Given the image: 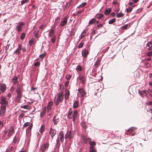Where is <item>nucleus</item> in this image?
<instances>
[{
  "instance_id": "nucleus-1",
  "label": "nucleus",
  "mask_w": 152,
  "mask_h": 152,
  "mask_svg": "<svg viewBox=\"0 0 152 152\" xmlns=\"http://www.w3.org/2000/svg\"><path fill=\"white\" fill-rule=\"evenodd\" d=\"M64 98V94L63 92L60 93H57L54 99V103L56 105H58L59 102H62Z\"/></svg>"
},
{
  "instance_id": "nucleus-2",
  "label": "nucleus",
  "mask_w": 152,
  "mask_h": 152,
  "mask_svg": "<svg viewBox=\"0 0 152 152\" xmlns=\"http://www.w3.org/2000/svg\"><path fill=\"white\" fill-rule=\"evenodd\" d=\"M78 115V111L75 110L73 112L72 108H70L68 114V117L69 119L73 118V121H74L77 118Z\"/></svg>"
},
{
  "instance_id": "nucleus-3",
  "label": "nucleus",
  "mask_w": 152,
  "mask_h": 152,
  "mask_svg": "<svg viewBox=\"0 0 152 152\" xmlns=\"http://www.w3.org/2000/svg\"><path fill=\"white\" fill-rule=\"evenodd\" d=\"M16 92L17 95L16 100L18 102H19L20 101L21 98L23 96L22 93L23 92V89L20 86L18 87L16 90Z\"/></svg>"
},
{
  "instance_id": "nucleus-4",
  "label": "nucleus",
  "mask_w": 152,
  "mask_h": 152,
  "mask_svg": "<svg viewBox=\"0 0 152 152\" xmlns=\"http://www.w3.org/2000/svg\"><path fill=\"white\" fill-rule=\"evenodd\" d=\"M74 134L75 133L73 132H71V131H68L65 135V138H69V140H70L74 137Z\"/></svg>"
},
{
  "instance_id": "nucleus-5",
  "label": "nucleus",
  "mask_w": 152,
  "mask_h": 152,
  "mask_svg": "<svg viewBox=\"0 0 152 152\" xmlns=\"http://www.w3.org/2000/svg\"><path fill=\"white\" fill-rule=\"evenodd\" d=\"M24 23L23 22H20L18 23L16 26V29L18 32H20L22 31V27L24 26Z\"/></svg>"
},
{
  "instance_id": "nucleus-6",
  "label": "nucleus",
  "mask_w": 152,
  "mask_h": 152,
  "mask_svg": "<svg viewBox=\"0 0 152 152\" xmlns=\"http://www.w3.org/2000/svg\"><path fill=\"white\" fill-rule=\"evenodd\" d=\"M49 144L48 143H47L43 145L41 147L40 150L42 152L45 151L46 150H47L49 146Z\"/></svg>"
},
{
  "instance_id": "nucleus-7",
  "label": "nucleus",
  "mask_w": 152,
  "mask_h": 152,
  "mask_svg": "<svg viewBox=\"0 0 152 152\" xmlns=\"http://www.w3.org/2000/svg\"><path fill=\"white\" fill-rule=\"evenodd\" d=\"M49 133L51 135L52 138H53V137L56 134V131L55 129H53L52 127H51L50 129Z\"/></svg>"
},
{
  "instance_id": "nucleus-8",
  "label": "nucleus",
  "mask_w": 152,
  "mask_h": 152,
  "mask_svg": "<svg viewBox=\"0 0 152 152\" xmlns=\"http://www.w3.org/2000/svg\"><path fill=\"white\" fill-rule=\"evenodd\" d=\"M56 27L55 25H53L51 28V29L49 34V36L52 37L54 34V31L55 30Z\"/></svg>"
},
{
  "instance_id": "nucleus-9",
  "label": "nucleus",
  "mask_w": 152,
  "mask_h": 152,
  "mask_svg": "<svg viewBox=\"0 0 152 152\" xmlns=\"http://www.w3.org/2000/svg\"><path fill=\"white\" fill-rule=\"evenodd\" d=\"M0 103L1 104L2 106H6V105L7 103L6 98L4 97H1V100Z\"/></svg>"
},
{
  "instance_id": "nucleus-10",
  "label": "nucleus",
  "mask_w": 152,
  "mask_h": 152,
  "mask_svg": "<svg viewBox=\"0 0 152 152\" xmlns=\"http://www.w3.org/2000/svg\"><path fill=\"white\" fill-rule=\"evenodd\" d=\"M6 107L5 106H1L0 111V115L1 116L4 115L6 111Z\"/></svg>"
},
{
  "instance_id": "nucleus-11",
  "label": "nucleus",
  "mask_w": 152,
  "mask_h": 152,
  "mask_svg": "<svg viewBox=\"0 0 152 152\" xmlns=\"http://www.w3.org/2000/svg\"><path fill=\"white\" fill-rule=\"evenodd\" d=\"M78 79L80 81V82L82 83L83 84L85 82V79L83 76L80 75L78 77Z\"/></svg>"
},
{
  "instance_id": "nucleus-12",
  "label": "nucleus",
  "mask_w": 152,
  "mask_h": 152,
  "mask_svg": "<svg viewBox=\"0 0 152 152\" xmlns=\"http://www.w3.org/2000/svg\"><path fill=\"white\" fill-rule=\"evenodd\" d=\"M67 19L68 17H66L63 19L61 23V26H64L67 24Z\"/></svg>"
},
{
  "instance_id": "nucleus-13",
  "label": "nucleus",
  "mask_w": 152,
  "mask_h": 152,
  "mask_svg": "<svg viewBox=\"0 0 152 152\" xmlns=\"http://www.w3.org/2000/svg\"><path fill=\"white\" fill-rule=\"evenodd\" d=\"M59 137L60 140L61 142H63L64 140V136L63 132V131H61L59 135Z\"/></svg>"
},
{
  "instance_id": "nucleus-14",
  "label": "nucleus",
  "mask_w": 152,
  "mask_h": 152,
  "mask_svg": "<svg viewBox=\"0 0 152 152\" xmlns=\"http://www.w3.org/2000/svg\"><path fill=\"white\" fill-rule=\"evenodd\" d=\"M53 121L55 125H57L58 122L59 121V119L57 117V115H54Z\"/></svg>"
},
{
  "instance_id": "nucleus-15",
  "label": "nucleus",
  "mask_w": 152,
  "mask_h": 152,
  "mask_svg": "<svg viewBox=\"0 0 152 152\" xmlns=\"http://www.w3.org/2000/svg\"><path fill=\"white\" fill-rule=\"evenodd\" d=\"M31 91L34 92L35 94H37L38 93L37 88L35 86H31Z\"/></svg>"
},
{
  "instance_id": "nucleus-16",
  "label": "nucleus",
  "mask_w": 152,
  "mask_h": 152,
  "mask_svg": "<svg viewBox=\"0 0 152 152\" xmlns=\"http://www.w3.org/2000/svg\"><path fill=\"white\" fill-rule=\"evenodd\" d=\"M14 128L13 126H12L10 128V130L8 132V136L9 137L11 136L12 134L14 133Z\"/></svg>"
},
{
  "instance_id": "nucleus-17",
  "label": "nucleus",
  "mask_w": 152,
  "mask_h": 152,
  "mask_svg": "<svg viewBox=\"0 0 152 152\" xmlns=\"http://www.w3.org/2000/svg\"><path fill=\"white\" fill-rule=\"evenodd\" d=\"M21 49V45L20 44H19L18 46V48L15 51L14 53L19 55L20 53V50Z\"/></svg>"
},
{
  "instance_id": "nucleus-18",
  "label": "nucleus",
  "mask_w": 152,
  "mask_h": 152,
  "mask_svg": "<svg viewBox=\"0 0 152 152\" xmlns=\"http://www.w3.org/2000/svg\"><path fill=\"white\" fill-rule=\"evenodd\" d=\"M88 54V52L86 50H84L82 52V55L84 58H86Z\"/></svg>"
},
{
  "instance_id": "nucleus-19",
  "label": "nucleus",
  "mask_w": 152,
  "mask_h": 152,
  "mask_svg": "<svg viewBox=\"0 0 152 152\" xmlns=\"http://www.w3.org/2000/svg\"><path fill=\"white\" fill-rule=\"evenodd\" d=\"M82 139L83 141L85 143H86L88 142H90L91 140V139L90 138H87L84 136L82 137Z\"/></svg>"
},
{
  "instance_id": "nucleus-20",
  "label": "nucleus",
  "mask_w": 152,
  "mask_h": 152,
  "mask_svg": "<svg viewBox=\"0 0 152 152\" xmlns=\"http://www.w3.org/2000/svg\"><path fill=\"white\" fill-rule=\"evenodd\" d=\"M78 91L80 93L81 96L83 97L86 95V93L84 90L82 88H80L78 89Z\"/></svg>"
},
{
  "instance_id": "nucleus-21",
  "label": "nucleus",
  "mask_w": 152,
  "mask_h": 152,
  "mask_svg": "<svg viewBox=\"0 0 152 152\" xmlns=\"http://www.w3.org/2000/svg\"><path fill=\"white\" fill-rule=\"evenodd\" d=\"M46 109L47 107H45L43 109L40 115V117L41 118H42L45 115Z\"/></svg>"
},
{
  "instance_id": "nucleus-22",
  "label": "nucleus",
  "mask_w": 152,
  "mask_h": 152,
  "mask_svg": "<svg viewBox=\"0 0 152 152\" xmlns=\"http://www.w3.org/2000/svg\"><path fill=\"white\" fill-rule=\"evenodd\" d=\"M69 90L66 89L65 93V99L66 100H67L69 95Z\"/></svg>"
},
{
  "instance_id": "nucleus-23",
  "label": "nucleus",
  "mask_w": 152,
  "mask_h": 152,
  "mask_svg": "<svg viewBox=\"0 0 152 152\" xmlns=\"http://www.w3.org/2000/svg\"><path fill=\"white\" fill-rule=\"evenodd\" d=\"M146 46L148 47L147 49L149 50H152V43L149 42L147 44Z\"/></svg>"
},
{
  "instance_id": "nucleus-24",
  "label": "nucleus",
  "mask_w": 152,
  "mask_h": 152,
  "mask_svg": "<svg viewBox=\"0 0 152 152\" xmlns=\"http://www.w3.org/2000/svg\"><path fill=\"white\" fill-rule=\"evenodd\" d=\"M87 31L86 29H85L82 32L81 36H80V39H82L86 36V34L87 33Z\"/></svg>"
},
{
  "instance_id": "nucleus-25",
  "label": "nucleus",
  "mask_w": 152,
  "mask_h": 152,
  "mask_svg": "<svg viewBox=\"0 0 152 152\" xmlns=\"http://www.w3.org/2000/svg\"><path fill=\"white\" fill-rule=\"evenodd\" d=\"M53 105V103L52 102H50L49 103L47 106V109H48V112H49V110L51 109Z\"/></svg>"
},
{
  "instance_id": "nucleus-26",
  "label": "nucleus",
  "mask_w": 152,
  "mask_h": 152,
  "mask_svg": "<svg viewBox=\"0 0 152 152\" xmlns=\"http://www.w3.org/2000/svg\"><path fill=\"white\" fill-rule=\"evenodd\" d=\"M111 11V9L110 8H109L107 9H106L105 10V12H104V14L106 15H109Z\"/></svg>"
},
{
  "instance_id": "nucleus-27",
  "label": "nucleus",
  "mask_w": 152,
  "mask_h": 152,
  "mask_svg": "<svg viewBox=\"0 0 152 152\" xmlns=\"http://www.w3.org/2000/svg\"><path fill=\"white\" fill-rule=\"evenodd\" d=\"M136 128L134 127H132L130 128L129 129H128L127 132H133L136 129Z\"/></svg>"
},
{
  "instance_id": "nucleus-28",
  "label": "nucleus",
  "mask_w": 152,
  "mask_h": 152,
  "mask_svg": "<svg viewBox=\"0 0 152 152\" xmlns=\"http://www.w3.org/2000/svg\"><path fill=\"white\" fill-rule=\"evenodd\" d=\"M45 128V125L42 126L39 129V132H40L41 134H42Z\"/></svg>"
},
{
  "instance_id": "nucleus-29",
  "label": "nucleus",
  "mask_w": 152,
  "mask_h": 152,
  "mask_svg": "<svg viewBox=\"0 0 152 152\" xmlns=\"http://www.w3.org/2000/svg\"><path fill=\"white\" fill-rule=\"evenodd\" d=\"M89 143L90 144V148H93V147L96 145V143L94 142H90Z\"/></svg>"
},
{
  "instance_id": "nucleus-30",
  "label": "nucleus",
  "mask_w": 152,
  "mask_h": 152,
  "mask_svg": "<svg viewBox=\"0 0 152 152\" xmlns=\"http://www.w3.org/2000/svg\"><path fill=\"white\" fill-rule=\"evenodd\" d=\"M103 137H104L103 138V139L104 140H105L107 139L109 137V136L108 134V133H107L105 132L103 134Z\"/></svg>"
},
{
  "instance_id": "nucleus-31",
  "label": "nucleus",
  "mask_w": 152,
  "mask_h": 152,
  "mask_svg": "<svg viewBox=\"0 0 152 152\" xmlns=\"http://www.w3.org/2000/svg\"><path fill=\"white\" fill-rule=\"evenodd\" d=\"M18 78L16 77H14L12 78V82L14 84H16L18 82Z\"/></svg>"
},
{
  "instance_id": "nucleus-32",
  "label": "nucleus",
  "mask_w": 152,
  "mask_h": 152,
  "mask_svg": "<svg viewBox=\"0 0 152 152\" xmlns=\"http://www.w3.org/2000/svg\"><path fill=\"white\" fill-rule=\"evenodd\" d=\"M78 102L77 101H75L73 104V107L74 108H76L78 106Z\"/></svg>"
},
{
  "instance_id": "nucleus-33",
  "label": "nucleus",
  "mask_w": 152,
  "mask_h": 152,
  "mask_svg": "<svg viewBox=\"0 0 152 152\" xmlns=\"http://www.w3.org/2000/svg\"><path fill=\"white\" fill-rule=\"evenodd\" d=\"M39 32V30H37L36 31H35L34 33V34L35 37H36L37 38H38V34Z\"/></svg>"
},
{
  "instance_id": "nucleus-34",
  "label": "nucleus",
  "mask_w": 152,
  "mask_h": 152,
  "mask_svg": "<svg viewBox=\"0 0 152 152\" xmlns=\"http://www.w3.org/2000/svg\"><path fill=\"white\" fill-rule=\"evenodd\" d=\"M56 36L55 35H54L53 37L51 39V41L52 43L53 44V43H55V41H56Z\"/></svg>"
},
{
  "instance_id": "nucleus-35",
  "label": "nucleus",
  "mask_w": 152,
  "mask_h": 152,
  "mask_svg": "<svg viewBox=\"0 0 152 152\" xmlns=\"http://www.w3.org/2000/svg\"><path fill=\"white\" fill-rule=\"evenodd\" d=\"M123 16V14L121 13V12L118 13L116 15V17L118 18L122 17Z\"/></svg>"
},
{
  "instance_id": "nucleus-36",
  "label": "nucleus",
  "mask_w": 152,
  "mask_h": 152,
  "mask_svg": "<svg viewBox=\"0 0 152 152\" xmlns=\"http://www.w3.org/2000/svg\"><path fill=\"white\" fill-rule=\"evenodd\" d=\"M116 21L115 18H113L112 19L110 20L109 21V23L110 24H112L115 22Z\"/></svg>"
},
{
  "instance_id": "nucleus-37",
  "label": "nucleus",
  "mask_w": 152,
  "mask_h": 152,
  "mask_svg": "<svg viewBox=\"0 0 152 152\" xmlns=\"http://www.w3.org/2000/svg\"><path fill=\"white\" fill-rule=\"evenodd\" d=\"M96 16L97 18L100 19L103 17V14H97L96 15Z\"/></svg>"
},
{
  "instance_id": "nucleus-38",
  "label": "nucleus",
  "mask_w": 152,
  "mask_h": 152,
  "mask_svg": "<svg viewBox=\"0 0 152 152\" xmlns=\"http://www.w3.org/2000/svg\"><path fill=\"white\" fill-rule=\"evenodd\" d=\"M96 19L94 18H93L89 21V24H92L95 21Z\"/></svg>"
},
{
  "instance_id": "nucleus-39",
  "label": "nucleus",
  "mask_w": 152,
  "mask_h": 152,
  "mask_svg": "<svg viewBox=\"0 0 152 152\" xmlns=\"http://www.w3.org/2000/svg\"><path fill=\"white\" fill-rule=\"evenodd\" d=\"M77 71H81L82 70V67L80 66H78L76 68Z\"/></svg>"
},
{
  "instance_id": "nucleus-40",
  "label": "nucleus",
  "mask_w": 152,
  "mask_h": 152,
  "mask_svg": "<svg viewBox=\"0 0 152 152\" xmlns=\"http://www.w3.org/2000/svg\"><path fill=\"white\" fill-rule=\"evenodd\" d=\"M100 64V61L99 60H97L94 64V65L96 67L98 66Z\"/></svg>"
},
{
  "instance_id": "nucleus-41",
  "label": "nucleus",
  "mask_w": 152,
  "mask_h": 152,
  "mask_svg": "<svg viewBox=\"0 0 152 152\" xmlns=\"http://www.w3.org/2000/svg\"><path fill=\"white\" fill-rule=\"evenodd\" d=\"M26 34L24 33H22L20 36V39L23 40L25 37Z\"/></svg>"
},
{
  "instance_id": "nucleus-42",
  "label": "nucleus",
  "mask_w": 152,
  "mask_h": 152,
  "mask_svg": "<svg viewBox=\"0 0 152 152\" xmlns=\"http://www.w3.org/2000/svg\"><path fill=\"white\" fill-rule=\"evenodd\" d=\"M21 107L25 109H28L30 108V107L28 105H24L23 106H22Z\"/></svg>"
},
{
  "instance_id": "nucleus-43",
  "label": "nucleus",
  "mask_w": 152,
  "mask_h": 152,
  "mask_svg": "<svg viewBox=\"0 0 152 152\" xmlns=\"http://www.w3.org/2000/svg\"><path fill=\"white\" fill-rule=\"evenodd\" d=\"M60 20V18L59 17H57L55 19V21L54 22L55 24H57V23Z\"/></svg>"
},
{
  "instance_id": "nucleus-44",
  "label": "nucleus",
  "mask_w": 152,
  "mask_h": 152,
  "mask_svg": "<svg viewBox=\"0 0 152 152\" xmlns=\"http://www.w3.org/2000/svg\"><path fill=\"white\" fill-rule=\"evenodd\" d=\"M30 124V123L28 122H27L26 123L24 124L23 126V127H26L28 126H29Z\"/></svg>"
},
{
  "instance_id": "nucleus-45",
  "label": "nucleus",
  "mask_w": 152,
  "mask_h": 152,
  "mask_svg": "<svg viewBox=\"0 0 152 152\" xmlns=\"http://www.w3.org/2000/svg\"><path fill=\"white\" fill-rule=\"evenodd\" d=\"M32 127V124H31L29 126L28 128L27 129V131H31V130Z\"/></svg>"
},
{
  "instance_id": "nucleus-46",
  "label": "nucleus",
  "mask_w": 152,
  "mask_h": 152,
  "mask_svg": "<svg viewBox=\"0 0 152 152\" xmlns=\"http://www.w3.org/2000/svg\"><path fill=\"white\" fill-rule=\"evenodd\" d=\"M60 90H61V92H63L64 90H66V88H64V86H60Z\"/></svg>"
},
{
  "instance_id": "nucleus-47",
  "label": "nucleus",
  "mask_w": 152,
  "mask_h": 152,
  "mask_svg": "<svg viewBox=\"0 0 152 152\" xmlns=\"http://www.w3.org/2000/svg\"><path fill=\"white\" fill-rule=\"evenodd\" d=\"M84 45V43L83 42H80L78 46V48H82Z\"/></svg>"
},
{
  "instance_id": "nucleus-48",
  "label": "nucleus",
  "mask_w": 152,
  "mask_h": 152,
  "mask_svg": "<svg viewBox=\"0 0 152 152\" xmlns=\"http://www.w3.org/2000/svg\"><path fill=\"white\" fill-rule=\"evenodd\" d=\"M128 24H125L124 26H122L121 28L122 29H126L127 28V27H128Z\"/></svg>"
},
{
  "instance_id": "nucleus-49",
  "label": "nucleus",
  "mask_w": 152,
  "mask_h": 152,
  "mask_svg": "<svg viewBox=\"0 0 152 152\" xmlns=\"http://www.w3.org/2000/svg\"><path fill=\"white\" fill-rule=\"evenodd\" d=\"M66 78L68 80H69L71 77V75H68L66 76Z\"/></svg>"
},
{
  "instance_id": "nucleus-50",
  "label": "nucleus",
  "mask_w": 152,
  "mask_h": 152,
  "mask_svg": "<svg viewBox=\"0 0 152 152\" xmlns=\"http://www.w3.org/2000/svg\"><path fill=\"white\" fill-rule=\"evenodd\" d=\"M132 9L131 7H130L127 9V13L130 12L132 10Z\"/></svg>"
},
{
  "instance_id": "nucleus-51",
  "label": "nucleus",
  "mask_w": 152,
  "mask_h": 152,
  "mask_svg": "<svg viewBox=\"0 0 152 152\" xmlns=\"http://www.w3.org/2000/svg\"><path fill=\"white\" fill-rule=\"evenodd\" d=\"M29 0H23L22 1H21V4H25V3L27 2Z\"/></svg>"
},
{
  "instance_id": "nucleus-52",
  "label": "nucleus",
  "mask_w": 152,
  "mask_h": 152,
  "mask_svg": "<svg viewBox=\"0 0 152 152\" xmlns=\"http://www.w3.org/2000/svg\"><path fill=\"white\" fill-rule=\"evenodd\" d=\"M40 63L39 62H37L34 64V66H37L40 65Z\"/></svg>"
},
{
  "instance_id": "nucleus-53",
  "label": "nucleus",
  "mask_w": 152,
  "mask_h": 152,
  "mask_svg": "<svg viewBox=\"0 0 152 152\" xmlns=\"http://www.w3.org/2000/svg\"><path fill=\"white\" fill-rule=\"evenodd\" d=\"M34 40H30L29 41V44L30 45H32L34 43Z\"/></svg>"
},
{
  "instance_id": "nucleus-54",
  "label": "nucleus",
  "mask_w": 152,
  "mask_h": 152,
  "mask_svg": "<svg viewBox=\"0 0 152 152\" xmlns=\"http://www.w3.org/2000/svg\"><path fill=\"white\" fill-rule=\"evenodd\" d=\"M95 150L93 148H90L89 152H95Z\"/></svg>"
},
{
  "instance_id": "nucleus-55",
  "label": "nucleus",
  "mask_w": 152,
  "mask_h": 152,
  "mask_svg": "<svg viewBox=\"0 0 152 152\" xmlns=\"http://www.w3.org/2000/svg\"><path fill=\"white\" fill-rule=\"evenodd\" d=\"M146 105L148 106L152 105V101L148 102L146 103Z\"/></svg>"
},
{
  "instance_id": "nucleus-56",
  "label": "nucleus",
  "mask_w": 152,
  "mask_h": 152,
  "mask_svg": "<svg viewBox=\"0 0 152 152\" xmlns=\"http://www.w3.org/2000/svg\"><path fill=\"white\" fill-rule=\"evenodd\" d=\"M147 55L149 56H152V51L151 52H148L147 54Z\"/></svg>"
},
{
  "instance_id": "nucleus-57",
  "label": "nucleus",
  "mask_w": 152,
  "mask_h": 152,
  "mask_svg": "<svg viewBox=\"0 0 152 152\" xmlns=\"http://www.w3.org/2000/svg\"><path fill=\"white\" fill-rule=\"evenodd\" d=\"M56 143L57 145H58V147H59L60 146V142L59 140V139L58 138L56 140Z\"/></svg>"
},
{
  "instance_id": "nucleus-58",
  "label": "nucleus",
  "mask_w": 152,
  "mask_h": 152,
  "mask_svg": "<svg viewBox=\"0 0 152 152\" xmlns=\"http://www.w3.org/2000/svg\"><path fill=\"white\" fill-rule=\"evenodd\" d=\"M45 53L44 54H41L39 55V57H41L42 58H43L45 56Z\"/></svg>"
},
{
  "instance_id": "nucleus-59",
  "label": "nucleus",
  "mask_w": 152,
  "mask_h": 152,
  "mask_svg": "<svg viewBox=\"0 0 152 152\" xmlns=\"http://www.w3.org/2000/svg\"><path fill=\"white\" fill-rule=\"evenodd\" d=\"M17 139L16 138V137L15 136V137L14 138L13 140V142L14 143H15L17 141Z\"/></svg>"
},
{
  "instance_id": "nucleus-60",
  "label": "nucleus",
  "mask_w": 152,
  "mask_h": 152,
  "mask_svg": "<svg viewBox=\"0 0 152 152\" xmlns=\"http://www.w3.org/2000/svg\"><path fill=\"white\" fill-rule=\"evenodd\" d=\"M87 3L86 2H84L81 4L80 5L82 7H84V6H85L86 4Z\"/></svg>"
},
{
  "instance_id": "nucleus-61",
  "label": "nucleus",
  "mask_w": 152,
  "mask_h": 152,
  "mask_svg": "<svg viewBox=\"0 0 152 152\" xmlns=\"http://www.w3.org/2000/svg\"><path fill=\"white\" fill-rule=\"evenodd\" d=\"M102 26V25L101 24H99L97 25V27L99 28H101Z\"/></svg>"
},
{
  "instance_id": "nucleus-62",
  "label": "nucleus",
  "mask_w": 152,
  "mask_h": 152,
  "mask_svg": "<svg viewBox=\"0 0 152 152\" xmlns=\"http://www.w3.org/2000/svg\"><path fill=\"white\" fill-rule=\"evenodd\" d=\"M23 52H25L26 51V48L24 47H23L21 46V49Z\"/></svg>"
},
{
  "instance_id": "nucleus-63",
  "label": "nucleus",
  "mask_w": 152,
  "mask_h": 152,
  "mask_svg": "<svg viewBox=\"0 0 152 152\" xmlns=\"http://www.w3.org/2000/svg\"><path fill=\"white\" fill-rule=\"evenodd\" d=\"M15 88L14 86H12L10 89V91H14V89H15Z\"/></svg>"
},
{
  "instance_id": "nucleus-64",
  "label": "nucleus",
  "mask_w": 152,
  "mask_h": 152,
  "mask_svg": "<svg viewBox=\"0 0 152 152\" xmlns=\"http://www.w3.org/2000/svg\"><path fill=\"white\" fill-rule=\"evenodd\" d=\"M69 84V82L68 81H66L65 84V86H68Z\"/></svg>"
}]
</instances>
